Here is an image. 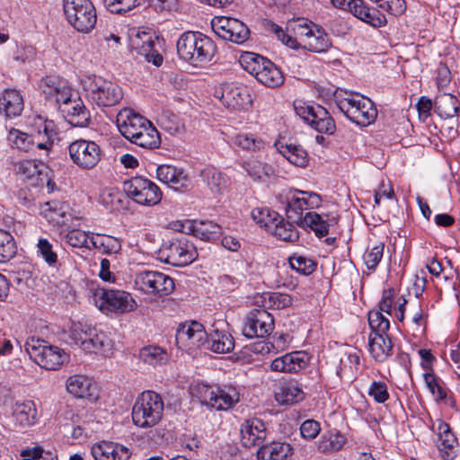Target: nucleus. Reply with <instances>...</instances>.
<instances>
[{"instance_id": "34", "label": "nucleus", "mask_w": 460, "mask_h": 460, "mask_svg": "<svg viewBox=\"0 0 460 460\" xmlns=\"http://www.w3.org/2000/svg\"><path fill=\"white\" fill-rule=\"evenodd\" d=\"M268 233L284 242L294 243L299 238L296 228L290 222L286 221L280 215L275 219L273 225H270V231Z\"/></svg>"}, {"instance_id": "20", "label": "nucleus", "mask_w": 460, "mask_h": 460, "mask_svg": "<svg viewBox=\"0 0 460 460\" xmlns=\"http://www.w3.org/2000/svg\"><path fill=\"white\" fill-rule=\"evenodd\" d=\"M16 172L21 180L28 186L38 188L42 174L50 172V169L42 162L23 160L16 165Z\"/></svg>"}, {"instance_id": "13", "label": "nucleus", "mask_w": 460, "mask_h": 460, "mask_svg": "<svg viewBox=\"0 0 460 460\" xmlns=\"http://www.w3.org/2000/svg\"><path fill=\"white\" fill-rule=\"evenodd\" d=\"M137 289L148 295L160 296L171 294L175 288L173 279L163 272L146 270L138 273L135 278Z\"/></svg>"}, {"instance_id": "41", "label": "nucleus", "mask_w": 460, "mask_h": 460, "mask_svg": "<svg viewBox=\"0 0 460 460\" xmlns=\"http://www.w3.org/2000/svg\"><path fill=\"white\" fill-rule=\"evenodd\" d=\"M111 349V341L102 332H97L90 336L89 341L84 344L83 350L87 353H103L110 351Z\"/></svg>"}, {"instance_id": "49", "label": "nucleus", "mask_w": 460, "mask_h": 460, "mask_svg": "<svg viewBox=\"0 0 460 460\" xmlns=\"http://www.w3.org/2000/svg\"><path fill=\"white\" fill-rule=\"evenodd\" d=\"M194 334L191 336L190 341L186 343V347H183L182 349L191 352L202 347L208 346L210 343L208 334L203 327V325L198 322H194Z\"/></svg>"}, {"instance_id": "1", "label": "nucleus", "mask_w": 460, "mask_h": 460, "mask_svg": "<svg viewBox=\"0 0 460 460\" xmlns=\"http://www.w3.org/2000/svg\"><path fill=\"white\" fill-rule=\"evenodd\" d=\"M116 122L121 135L132 144H161L160 133L150 120L124 108L117 115Z\"/></svg>"}, {"instance_id": "32", "label": "nucleus", "mask_w": 460, "mask_h": 460, "mask_svg": "<svg viewBox=\"0 0 460 460\" xmlns=\"http://www.w3.org/2000/svg\"><path fill=\"white\" fill-rule=\"evenodd\" d=\"M13 416L22 427L31 426L35 422L37 410L33 401L16 402L13 406Z\"/></svg>"}, {"instance_id": "48", "label": "nucleus", "mask_w": 460, "mask_h": 460, "mask_svg": "<svg viewBox=\"0 0 460 460\" xmlns=\"http://www.w3.org/2000/svg\"><path fill=\"white\" fill-rule=\"evenodd\" d=\"M157 123L164 131L172 136L181 134L183 131V126L181 124L178 117L168 111H163L159 115Z\"/></svg>"}, {"instance_id": "56", "label": "nucleus", "mask_w": 460, "mask_h": 460, "mask_svg": "<svg viewBox=\"0 0 460 460\" xmlns=\"http://www.w3.org/2000/svg\"><path fill=\"white\" fill-rule=\"evenodd\" d=\"M194 322L190 323H181L179 325L175 334V342L179 349H182L183 347H186V343L190 341L191 336L194 334Z\"/></svg>"}, {"instance_id": "50", "label": "nucleus", "mask_w": 460, "mask_h": 460, "mask_svg": "<svg viewBox=\"0 0 460 460\" xmlns=\"http://www.w3.org/2000/svg\"><path fill=\"white\" fill-rule=\"evenodd\" d=\"M252 217L261 227L270 231V225H273L275 219L279 216L278 212L270 210L268 208H255L252 210Z\"/></svg>"}, {"instance_id": "43", "label": "nucleus", "mask_w": 460, "mask_h": 460, "mask_svg": "<svg viewBox=\"0 0 460 460\" xmlns=\"http://www.w3.org/2000/svg\"><path fill=\"white\" fill-rule=\"evenodd\" d=\"M314 120L310 126L316 131L330 135L334 132L336 128L334 120L323 107L316 105V114Z\"/></svg>"}, {"instance_id": "3", "label": "nucleus", "mask_w": 460, "mask_h": 460, "mask_svg": "<svg viewBox=\"0 0 460 460\" xmlns=\"http://www.w3.org/2000/svg\"><path fill=\"white\" fill-rule=\"evenodd\" d=\"M239 62L243 68L268 87H278L284 83L280 69L268 58L253 52H244Z\"/></svg>"}, {"instance_id": "57", "label": "nucleus", "mask_w": 460, "mask_h": 460, "mask_svg": "<svg viewBox=\"0 0 460 460\" xmlns=\"http://www.w3.org/2000/svg\"><path fill=\"white\" fill-rule=\"evenodd\" d=\"M115 447L114 442L102 441L101 443L94 444L91 448V454L95 460H111V452Z\"/></svg>"}, {"instance_id": "5", "label": "nucleus", "mask_w": 460, "mask_h": 460, "mask_svg": "<svg viewBox=\"0 0 460 460\" xmlns=\"http://www.w3.org/2000/svg\"><path fill=\"white\" fill-rule=\"evenodd\" d=\"M199 402L210 409L226 411L240 401V394L234 386H211L199 384L193 392Z\"/></svg>"}, {"instance_id": "35", "label": "nucleus", "mask_w": 460, "mask_h": 460, "mask_svg": "<svg viewBox=\"0 0 460 460\" xmlns=\"http://www.w3.org/2000/svg\"><path fill=\"white\" fill-rule=\"evenodd\" d=\"M457 99L449 93H443L436 97L434 102V111L441 118H453L458 111Z\"/></svg>"}, {"instance_id": "18", "label": "nucleus", "mask_w": 460, "mask_h": 460, "mask_svg": "<svg viewBox=\"0 0 460 460\" xmlns=\"http://www.w3.org/2000/svg\"><path fill=\"white\" fill-rule=\"evenodd\" d=\"M308 363V354L302 350H296L272 360L270 369L275 372L297 373L305 368Z\"/></svg>"}, {"instance_id": "44", "label": "nucleus", "mask_w": 460, "mask_h": 460, "mask_svg": "<svg viewBox=\"0 0 460 460\" xmlns=\"http://www.w3.org/2000/svg\"><path fill=\"white\" fill-rule=\"evenodd\" d=\"M139 358L150 366L162 365L167 362L168 354L166 350L157 346L144 347L139 351Z\"/></svg>"}, {"instance_id": "9", "label": "nucleus", "mask_w": 460, "mask_h": 460, "mask_svg": "<svg viewBox=\"0 0 460 460\" xmlns=\"http://www.w3.org/2000/svg\"><path fill=\"white\" fill-rule=\"evenodd\" d=\"M84 90L87 98L100 107L113 106L123 97L122 90L118 84L100 76L84 80Z\"/></svg>"}, {"instance_id": "39", "label": "nucleus", "mask_w": 460, "mask_h": 460, "mask_svg": "<svg viewBox=\"0 0 460 460\" xmlns=\"http://www.w3.org/2000/svg\"><path fill=\"white\" fill-rule=\"evenodd\" d=\"M347 442V438L340 431H330L321 437L318 441V450L323 453H331L341 450Z\"/></svg>"}, {"instance_id": "52", "label": "nucleus", "mask_w": 460, "mask_h": 460, "mask_svg": "<svg viewBox=\"0 0 460 460\" xmlns=\"http://www.w3.org/2000/svg\"><path fill=\"white\" fill-rule=\"evenodd\" d=\"M245 169L248 174L257 181H265L272 172L271 166L259 161H249L245 163Z\"/></svg>"}, {"instance_id": "59", "label": "nucleus", "mask_w": 460, "mask_h": 460, "mask_svg": "<svg viewBox=\"0 0 460 460\" xmlns=\"http://www.w3.org/2000/svg\"><path fill=\"white\" fill-rule=\"evenodd\" d=\"M294 110L297 116L304 121L311 125L314 121V115L316 114V106L307 104L302 101L294 102Z\"/></svg>"}, {"instance_id": "12", "label": "nucleus", "mask_w": 460, "mask_h": 460, "mask_svg": "<svg viewBox=\"0 0 460 460\" xmlns=\"http://www.w3.org/2000/svg\"><path fill=\"white\" fill-rule=\"evenodd\" d=\"M123 190L135 202L144 206H155L162 199V191L150 180L137 176L123 182Z\"/></svg>"}, {"instance_id": "40", "label": "nucleus", "mask_w": 460, "mask_h": 460, "mask_svg": "<svg viewBox=\"0 0 460 460\" xmlns=\"http://www.w3.org/2000/svg\"><path fill=\"white\" fill-rule=\"evenodd\" d=\"M275 398L280 404L291 405L304 399L303 391L295 384L288 383L281 385L276 392Z\"/></svg>"}, {"instance_id": "24", "label": "nucleus", "mask_w": 460, "mask_h": 460, "mask_svg": "<svg viewBox=\"0 0 460 460\" xmlns=\"http://www.w3.org/2000/svg\"><path fill=\"white\" fill-rule=\"evenodd\" d=\"M69 154L73 162L84 169L93 168L101 159L99 146H69Z\"/></svg>"}, {"instance_id": "25", "label": "nucleus", "mask_w": 460, "mask_h": 460, "mask_svg": "<svg viewBox=\"0 0 460 460\" xmlns=\"http://www.w3.org/2000/svg\"><path fill=\"white\" fill-rule=\"evenodd\" d=\"M60 111L68 123L75 127H84L90 119L89 112L77 94H75L72 102L60 105Z\"/></svg>"}, {"instance_id": "27", "label": "nucleus", "mask_w": 460, "mask_h": 460, "mask_svg": "<svg viewBox=\"0 0 460 460\" xmlns=\"http://www.w3.org/2000/svg\"><path fill=\"white\" fill-rule=\"evenodd\" d=\"M66 389L76 398L92 399L96 397V386L86 376L75 375L66 381Z\"/></svg>"}, {"instance_id": "46", "label": "nucleus", "mask_w": 460, "mask_h": 460, "mask_svg": "<svg viewBox=\"0 0 460 460\" xmlns=\"http://www.w3.org/2000/svg\"><path fill=\"white\" fill-rule=\"evenodd\" d=\"M210 343L207 349L216 353H227L234 347V342L230 334L216 332L215 335L208 338Z\"/></svg>"}, {"instance_id": "7", "label": "nucleus", "mask_w": 460, "mask_h": 460, "mask_svg": "<svg viewBox=\"0 0 460 460\" xmlns=\"http://www.w3.org/2000/svg\"><path fill=\"white\" fill-rule=\"evenodd\" d=\"M24 349L31 360L47 370L58 369L67 359V355L63 349L48 345L46 341L34 337L26 341Z\"/></svg>"}, {"instance_id": "55", "label": "nucleus", "mask_w": 460, "mask_h": 460, "mask_svg": "<svg viewBox=\"0 0 460 460\" xmlns=\"http://www.w3.org/2000/svg\"><path fill=\"white\" fill-rule=\"evenodd\" d=\"M137 0H104L107 9L113 13H126L137 5Z\"/></svg>"}, {"instance_id": "54", "label": "nucleus", "mask_w": 460, "mask_h": 460, "mask_svg": "<svg viewBox=\"0 0 460 460\" xmlns=\"http://www.w3.org/2000/svg\"><path fill=\"white\" fill-rule=\"evenodd\" d=\"M289 264L293 270L305 276L313 273L316 267V264L314 261L303 256L290 257Z\"/></svg>"}, {"instance_id": "60", "label": "nucleus", "mask_w": 460, "mask_h": 460, "mask_svg": "<svg viewBox=\"0 0 460 460\" xmlns=\"http://www.w3.org/2000/svg\"><path fill=\"white\" fill-rule=\"evenodd\" d=\"M22 460H58L52 452H44L40 447L27 448L21 452Z\"/></svg>"}, {"instance_id": "16", "label": "nucleus", "mask_w": 460, "mask_h": 460, "mask_svg": "<svg viewBox=\"0 0 460 460\" xmlns=\"http://www.w3.org/2000/svg\"><path fill=\"white\" fill-rule=\"evenodd\" d=\"M274 328L273 316L265 309H253L245 317L243 334L251 338L269 336Z\"/></svg>"}, {"instance_id": "31", "label": "nucleus", "mask_w": 460, "mask_h": 460, "mask_svg": "<svg viewBox=\"0 0 460 460\" xmlns=\"http://www.w3.org/2000/svg\"><path fill=\"white\" fill-rule=\"evenodd\" d=\"M23 99L17 90L8 89L0 98V110H4L8 118L17 117L23 111Z\"/></svg>"}, {"instance_id": "22", "label": "nucleus", "mask_w": 460, "mask_h": 460, "mask_svg": "<svg viewBox=\"0 0 460 460\" xmlns=\"http://www.w3.org/2000/svg\"><path fill=\"white\" fill-rule=\"evenodd\" d=\"M314 25L315 23L304 18L288 21L287 23L288 37L286 45L292 49L302 47Z\"/></svg>"}, {"instance_id": "15", "label": "nucleus", "mask_w": 460, "mask_h": 460, "mask_svg": "<svg viewBox=\"0 0 460 460\" xmlns=\"http://www.w3.org/2000/svg\"><path fill=\"white\" fill-rule=\"evenodd\" d=\"M215 96L229 109H245L252 104L247 87L235 83H224L215 91Z\"/></svg>"}, {"instance_id": "19", "label": "nucleus", "mask_w": 460, "mask_h": 460, "mask_svg": "<svg viewBox=\"0 0 460 460\" xmlns=\"http://www.w3.org/2000/svg\"><path fill=\"white\" fill-rule=\"evenodd\" d=\"M241 443L245 447H252L262 443L267 438L264 422L257 418L244 420L240 428Z\"/></svg>"}, {"instance_id": "2", "label": "nucleus", "mask_w": 460, "mask_h": 460, "mask_svg": "<svg viewBox=\"0 0 460 460\" xmlns=\"http://www.w3.org/2000/svg\"><path fill=\"white\" fill-rule=\"evenodd\" d=\"M179 58L193 66H203L212 61L217 47L208 36L199 31H186L177 40Z\"/></svg>"}, {"instance_id": "26", "label": "nucleus", "mask_w": 460, "mask_h": 460, "mask_svg": "<svg viewBox=\"0 0 460 460\" xmlns=\"http://www.w3.org/2000/svg\"><path fill=\"white\" fill-rule=\"evenodd\" d=\"M353 11L352 14L356 18L374 28H380L387 23L385 15L376 8L370 7L364 0H357Z\"/></svg>"}, {"instance_id": "28", "label": "nucleus", "mask_w": 460, "mask_h": 460, "mask_svg": "<svg viewBox=\"0 0 460 460\" xmlns=\"http://www.w3.org/2000/svg\"><path fill=\"white\" fill-rule=\"evenodd\" d=\"M132 45L148 62H152L156 66L162 65L163 57L154 49L155 41L148 33H137L136 39L132 40Z\"/></svg>"}, {"instance_id": "38", "label": "nucleus", "mask_w": 460, "mask_h": 460, "mask_svg": "<svg viewBox=\"0 0 460 460\" xmlns=\"http://www.w3.org/2000/svg\"><path fill=\"white\" fill-rule=\"evenodd\" d=\"M306 209L308 208L305 206V198H301L298 194L295 193L288 201L286 215L289 220L301 226L305 218L304 211Z\"/></svg>"}, {"instance_id": "51", "label": "nucleus", "mask_w": 460, "mask_h": 460, "mask_svg": "<svg viewBox=\"0 0 460 460\" xmlns=\"http://www.w3.org/2000/svg\"><path fill=\"white\" fill-rule=\"evenodd\" d=\"M37 252L44 261L50 267L58 264V254L53 249L52 243L47 238H40L37 243Z\"/></svg>"}, {"instance_id": "63", "label": "nucleus", "mask_w": 460, "mask_h": 460, "mask_svg": "<svg viewBox=\"0 0 460 460\" xmlns=\"http://www.w3.org/2000/svg\"><path fill=\"white\" fill-rule=\"evenodd\" d=\"M425 383L437 400L442 401L447 397L446 390L438 384L436 376L430 373L424 374Z\"/></svg>"}, {"instance_id": "61", "label": "nucleus", "mask_w": 460, "mask_h": 460, "mask_svg": "<svg viewBox=\"0 0 460 460\" xmlns=\"http://www.w3.org/2000/svg\"><path fill=\"white\" fill-rule=\"evenodd\" d=\"M368 394L378 403L385 402L389 398L387 385L384 382H372L368 388Z\"/></svg>"}, {"instance_id": "37", "label": "nucleus", "mask_w": 460, "mask_h": 460, "mask_svg": "<svg viewBox=\"0 0 460 460\" xmlns=\"http://www.w3.org/2000/svg\"><path fill=\"white\" fill-rule=\"evenodd\" d=\"M277 151L289 163L304 167L308 163V154L302 146H274Z\"/></svg>"}, {"instance_id": "36", "label": "nucleus", "mask_w": 460, "mask_h": 460, "mask_svg": "<svg viewBox=\"0 0 460 460\" xmlns=\"http://www.w3.org/2000/svg\"><path fill=\"white\" fill-rule=\"evenodd\" d=\"M200 177L207 186L215 193H221L227 186L224 174L213 166H208L200 172Z\"/></svg>"}, {"instance_id": "47", "label": "nucleus", "mask_w": 460, "mask_h": 460, "mask_svg": "<svg viewBox=\"0 0 460 460\" xmlns=\"http://www.w3.org/2000/svg\"><path fill=\"white\" fill-rule=\"evenodd\" d=\"M17 246L13 236L0 228V262H6L14 257Z\"/></svg>"}, {"instance_id": "29", "label": "nucleus", "mask_w": 460, "mask_h": 460, "mask_svg": "<svg viewBox=\"0 0 460 460\" xmlns=\"http://www.w3.org/2000/svg\"><path fill=\"white\" fill-rule=\"evenodd\" d=\"M293 454L290 444L280 441H273L262 445L257 451L259 460H287Z\"/></svg>"}, {"instance_id": "30", "label": "nucleus", "mask_w": 460, "mask_h": 460, "mask_svg": "<svg viewBox=\"0 0 460 460\" xmlns=\"http://www.w3.org/2000/svg\"><path fill=\"white\" fill-rule=\"evenodd\" d=\"M302 47L312 52L323 53L331 49L332 41L326 31L315 24Z\"/></svg>"}, {"instance_id": "45", "label": "nucleus", "mask_w": 460, "mask_h": 460, "mask_svg": "<svg viewBox=\"0 0 460 460\" xmlns=\"http://www.w3.org/2000/svg\"><path fill=\"white\" fill-rule=\"evenodd\" d=\"M222 234V227L212 221H199L196 226V237L203 241L213 242Z\"/></svg>"}, {"instance_id": "6", "label": "nucleus", "mask_w": 460, "mask_h": 460, "mask_svg": "<svg viewBox=\"0 0 460 460\" xmlns=\"http://www.w3.org/2000/svg\"><path fill=\"white\" fill-rule=\"evenodd\" d=\"M164 402L162 397L153 391H146L136 400L132 409V420L135 425L146 429L155 426L162 419Z\"/></svg>"}, {"instance_id": "42", "label": "nucleus", "mask_w": 460, "mask_h": 460, "mask_svg": "<svg viewBox=\"0 0 460 460\" xmlns=\"http://www.w3.org/2000/svg\"><path fill=\"white\" fill-rule=\"evenodd\" d=\"M438 448L449 456V452H452L457 446V438L452 432L449 425L444 421H439L438 426Z\"/></svg>"}, {"instance_id": "17", "label": "nucleus", "mask_w": 460, "mask_h": 460, "mask_svg": "<svg viewBox=\"0 0 460 460\" xmlns=\"http://www.w3.org/2000/svg\"><path fill=\"white\" fill-rule=\"evenodd\" d=\"M166 251L165 262L175 267L189 265L198 256L195 246L184 238L171 242Z\"/></svg>"}, {"instance_id": "23", "label": "nucleus", "mask_w": 460, "mask_h": 460, "mask_svg": "<svg viewBox=\"0 0 460 460\" xmlns=\"http://www.w3.org/2000/svg\"><path fill=\"white\" fill-rule=\"evenodd\" d=\"M156 176L160 181L175 190L185 191L189 189L190 181L182 169L169 164H162L156 169Z\"/></svg>"}, {"instance_id": "4", "label": "nucleus", "mask_w": 460, "mask_h": 460, "mask_svg": "<svg viewBox=\"0 0 460 460\" xmlns=\"http://www.w3.org/2000/svg\"><path fill=\"white\" fill-rule=\"evenodd\" d=\"M368 323L372 330L368 338L369 351L372 357L380 362L385 361L393 350V342L387 335L389 320L378 311L368 313Z\"/></svg>"}, {"instance_id": "33", "label": "nucleus", "mask_w": 460, "mask_h": 460, "mask_svg": "<svg viewBox=\"0 0 460 460\" xmlns=\"http://www.w3.org/2000/svg\"><path fill=\"white\" fill-rule=\"evenodd\" d=\"M44 214L49 222L62 226H69V221L72 218L68 205L57 201L46 202Z\"/></svg>"}, {"instance_id": "62", "label": "nucleus", "mask_w": 460, "mask_h": 460, "mask_svg": "<svg viewBox=\"0 0 460 460\" xmlns=\"http://www.w3.org/2000/svg\"><path fill=\"white\" fill-rule=\"evenodd\" d=\"M121 249L120 241L110 235H102L99 251L104 254L118 253Z\"/></svg>"}, {"instance_id": "8", "label": "nucleus", "mask_w": 460, "mask_h": 460, "mask_svg": "<svg viewBox=\"0 0 460 460\" xmlns=\"http://www.w3.org/2000/svg\"><path fill=\"white\" fill-rule=\"evenodd\" d=\"M63 9L66 21L76 31L88 33L94 28L97 15L90 0H64Z\"/></svg>"}, {"instance_id": "21", "label": "nucleus", "mask_w": 460, "mask_h": 460, "mask_svg": "<svg viewBox=\"0 0 460 460\" xmlns=\"http://www.w3.org/2000/svg\"><path fill=\"white\" fill-rule=\"evenodd\" d=\"M339 216L334 214L320 215L316 212H306L303 222V228H310L319 238L326 236L331 227L337 226Z\"/></svg>"}, {"instance_id": "64", "label": "nucleus", "mask_w": 460, "mask_h": 460, "mask_svg": "<svg viewBox=\"0 0 460 460\" xmlns=\"http://www.w3.org/2000/svg\"><path fill=\"white\" fill-rule=\"evenodd\" d=\"M378 7L385 10L390 14L399 16L406 10V3L404 0H384L378 4Z\"/></svg>"}, {"instance_id": "10", "label": "nucleus", "mask_w": 460, "mask_h": 460, "mask_svg": "<svg viewBox=\"0 0 460 460\" xmlns=\"http://www.w3.org/2000/svg\"><path fill=\"white\" fill-rule=\"evenodd\" d=\"M93 299L96 306L103 313L124 314L131 312L137 307V303L132 296L123 290L97 288L93 292Z\"/></svg>"}, {"instance_id": "58", "label": "nucleus", "mask_w": 460, "mask_h": 460, "mask_svg": "<svg viewBox=\"0 0 460 460\" xmlns=\"http://www.w3.org/2000/svg\"><path fill=\"white\" fill-rule=\"evenodd\" d=\"M384 248L385 244L379 243L374 245L369 251L366 252L364 261L367 269L375 270L376 268L383 257Z\"/></svg>"}, {"instance_id": "14", "label": "nucleus", "mask_w": 460, "mask_h": 460, "mask_svg": "<svg viewBox=\"0 0 460 460\" xmlns=\"http://www.w3.org/2000/svg\"><path fill=\"white\" fill-rule=\"evenodd\" d=\"M211 26L218 37L235 44H243L250 37L249 28L236 18L215 17L211 21Z\"/></svg>"}, {"instance_id": "11", "label": "nucleus", "mask_w": 460, "mask_h": 460, "mask_svg": "<svg viewBox=\"0 0 460 460\" xmlns=\"http://www.w3.org/2000/svg\"><path fill=\"white\" fill-rule=\"evenodd\" d=\"M340 110L351 121L359 126H368L377 116V111L372 101L363 96H350L340 101Z\"/></svg>"}, {"instance_id": "53", "label": "nucleus", "mask_w": 460, "mask_h": 460, "mask_svg": "<svg viewBox=\"0 0 460 460\" xmlns=\"http://www.w3.org/2000/svg\"><path fill=\"white\" fill-rule=\"evenodd\" d=\"M66 242L75 248L91 249L89 245V234L79 229H72L68 231L65 236Z\"/></svg>"}]
</instances>
